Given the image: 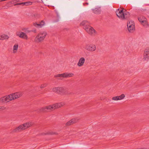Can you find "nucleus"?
I'll return each instance as SVG.
<instances>
[{
  "mask_svg": "<svg viewBox=\"0 0 149 149\" xmlns=\"http://www.w3.org/2000/svg\"><path fill=\"white\" fill-rule=\"evenodd\" d=\"M21 93H15L7 96H5L0 98V102H7L10 101L17 98L22 96Z\"/></svg>",
  "mask_w": 149,
  "mask_h": 149,
  "instance_id": "obj_1",
  "label": "nucleus"
},
{
  "mask_svg": "<svg viewBox=\"0 0 149 149\" xmlns=\"http://www.w3.org/2000/svg\"><path fill=\"white\" fill-rule=\"evenodd\" d=\"M53 92L61 95H69L73 94L72 92H69L68 89L63 87H58L52 89Z\"/></svg>",
  "mask_w": 149,
  "mask_h": 149,
  "instance_id": "obj_2",
  "label": "nucleus"
},
{
  "mask_svg": "<svg viewBox=\"0 0 149 149\" xmlns=\"http://www.w3.org/2000/svg\"><path fill=\"white\" fill-rule=\"evenodd\" d=\"M62 103H56L55 104L46 106L40 108L39 111L40 112H46L52 111L56 108H58L63 105Z\"/></svg>",
  "mask_w": 149,
  "mask_h": 149,
  "instance_id": "obj_3",
  "label": "nucleus"
},
{
  "mask_svg": "<svg viewBox=\"0 0 149 149\" xmlns=\"http://www.w3.org/2000/svg\"><path fill=\"white\" fill-rule=\"evenodd\" d=\"M123 9L119 10L118 8L116 12L117 16L120 19L123 20L127 19L130 17V13L129 12L126 11L125 10L123 11Z\"/></svg>",
  "mask_w": 149,
  "mask_h": 149,
  "instance_id": "obj_4",
  "label": "nucleus"
},
{
  "mask_svg": "<svg viewBox=\"0 0 149 149\" xmlns=\"http://www.w3.org/2000/svg\"><path fill=\"white\" fill-rule=\"evenodd\" d=\"M46 35L47 33L45 32L40 33L35 38V41L38 42L42 41L45 38Z\"/></svg>",
  "mask_w": 149,
  "mask_h": 149,
  "instance_id": "obj_5",
  "label": "nucleus"
},
{
  "mask_svg": "<svg viewBox=\"0 0 149 149\" xmlns=\"http://www.w3.org/2000/svg\"><path fill=\"white\" fill-rule=\"evenodd\" d=\"M84 29L89 34L91 35H95L97 33L96 31L92 27L90 26H86Z\"/></svg>",
  "mask_w": 149,
  "mask_h": 149,
  "instance_id": "obj_6",
  "label": "nucleus"
},
{
  "mask_svg": "<svg viewBox=\"0 0 149 149\" xmlns=\"http://www.w3.org/2000/svg\"><path fill=\"white\" fill-rule=\"evenodd\" d=\"M74 76V74L71 73L65 72L62 74H58L54 75V77H63V78H68L72 77Z\"/></svg>",
  "mask_w": 149,
  "mask_h": 149,
  "instance_id": "obj_7",
  "label": "nucleus"
},
{
  "mask_svg": "<svg viewBox=\"0 0 149 149\" xmlns=\"http://www.w3.org/2000/svg\"><path fill=\"white\" fill-rule=\"evenodd\" d=\"M127 27L129 31L133 32L134 29V24L133 21H129L127 24Z\"/></svg>",
  "mask_w": 149,
  "mask_h": 149,
  "instance_id": "obj_8",
  "label": "nucleus"
},
{
  "mask_svg": "<svg viewBox=\"0 0 149 149\" xmlns=\"http://www.w3.org/2000/svg\"><path fill=\"white\" fill-rule=\"evenodd\" d=\"M85 49L89 51L93 52L96 50V47L94 45H86Z\"/></svg>",
  "mask_w": 149,
  "mask_h": 149,
  "instance_id": "obj_9",
  "label": "nucleus"
},
{
  "mask_svg": "<svg viewBox=\"0 0 149 149\" xmlns=\"http://www.w3.org/2000/svg\"><path fill=\"white\" fill-rule=\"evenodd\" d=\"M144 61H148L149 60V49H146L143 53Z\"/></svg>",
  "mask_w": 149,
  "mask_h": 149,
  "instance_id": "obj_10",
  "label": "nucleus"
},
{
  "mask_svg": "<svg viewBox=\"0 0 149 149\" xmlns=\"http://www.w3.org/2000/svg\"><path fill=\"white\" fill-rule=\"evenodd\" d=\"M78 120L77 118H73L68 122L65 124V126H68L76 123Z\"/></svg>",
  "mask_w": 149,
  "mask_h": 149,
  "instance_id": "obj_11",
  "label": "nucleus"
},
{
  "mask_svg": "<svg viewBox=\"0 0 149 149\" xmlns=\"http://www.w3.org/2000/svg\"><path fill=\"white\" fill-rule=\"evenodd\" d=\"M24 128L23 127L22 125H19L18 127H17L12 130V132L13 133L18 132L24 130Z\"/></svg>",
  "mask_w": 149,
  "mask_h": 149,
  "instance_id": "obj_12",
  "label": "nucleus"
},
{
  "mask_svg": "<svg viewBox=\"0 0 149 149\" xmlns=\"http://www.w3.org/2000/svg\"><path fill=\"white\" fill-rule=\"evenodd\" d=\"M85 59L84 57L81 58L77 63V65L79 67L82 66L85 62Z\"/></svg>",
  "mask_w": 149,
  "mask_h": 149,
  "instance_id": "obj_13",
  "label": "nucleus"
},
{
  "mask_svg": "<svg viewBox=\"0 0 149 149\" xmlns=\"http://www.w3.org/2000/svg\"><path fill=\"white\" fill-rule=\"evenodd\" d=\"M101 7L96 8L94 9H92L93 13L96 14H99L101 13V10L100 9Z\"/></svg>",
  "mask_w": 149,
  "mask_h": 149,
  "instance_id": "obj_14",
  "label": "nucleus"
},
{
  "mask_svg": "<svg viewBox=\"0 0 149 149\" xmlns=\"http://www.w3.org/2000/svg\"><path fill=\"white\" fill-rule=\"evenodd\" d=\"M17 35L20 38L24 39H27L28 37L27 35L23 32H21L19 34H17Z\"/></svg>",
  "mask_w": 149,
  "mask_h": 149,
  "instance_id": "obj_15",
  "label": "nucleus"
},
{
  "mask_svg": "<svg viewBox=\"0 0 149 149\" xmlns=\"http://www.w3.org/2000/svg\"><path fill=\"white\" fill-rule=\"evenodd\" d=\"M32 125V124L31 123H29L28 122L24 123L22 125L23 127L24 128V130L31 126Z\"/></svg>",
  "mask_w": 149,
  "mask_h": 149,
  "instance_id": "obj_16",
  "label": "nucleus"
},
{
  "mask_svg": "<svg viewBox=\"0 0 149 149\" xmlns=\"http://www.w3.org/2000/svg\"><path fill=\"white\" fill-rule=\"evenodd\" d=\"M89 22L86 21H84L80 23V25L81 26H84V27H85L86 26H89Z\"/></svg>",
  "mask_w": 149,
  "mask_h": 149,
  "instance_id": "obj_17",
  "label": "nucleus"
},
{
  "mask_svg": "<svg viewBox=\"0 0 149 149\" xmlns=\"http://www.w3.org/2000/svg\"><path fill=\"white\" fill-rule=\"evenodd\" d=\"M9 38L8 35L5 34H3L0 36V40H3L4 39H8Z\"/></svg>",
  "mask_w": 149,
  "mask_h": 149,
  "instance_id": "obj_18",
  "label": "nucleus"
},
{
  "mask_svg": "<svg viewBox=\"0 0 149 149\" xmlns=\"http://www.w3.org/2000/svg\"><path fill=\"white\" fill-rule=\"evenodd\" d=\"M57 134V133L55 132H48L46 133H42L41 135H52L54 134Z\"/></svg>",
  "mask_w": 149,
  "mask_h": 149,
  "instance_id": "obj_19",
  "label": "nucleus"
},
{
  "mask_svg": "<svg viewBox=\"0 0 149 149\" xmlns=\"http://www.w3.org/2000/svg\"><path fill=\"white\" fill-rule=\"evenodd\" d=\"M33 25L37 28H41L42 27V25L36 22L33 23Z\"/></svg>",
  "mask_w": 149,
  "mask_h": 149,
  "instance_id": "obj_20",
  "label": "nucleus"
},
{
  "mask_svg": "<svg viewBox=\"0 0 149 149\" xmlns=\"http://www.w3.org/2000/svg\"><path fill=\"white\" fill-rule=\"evenodd\" d=\"M143 26H146L147 25V23L146 20V19H143L141 21V23Z\"/></svg>",
  "mask_w": 149,
  "mask_h": 149,
  "instance_id": "obj_21",
  "label": "nucleus"
},
{
  "mask_svg": "<svg viewBox=\"0 0 149 149\" xmlns=\"http://www.w3.org/2000/svg\"><path fill=\"white\" fill-rule=\"evenodd\" d=\"M32 2L31 1L24 2V5L25 6L30 5L32 4Z\"/></svg>",
  "mask_w": 149,
  "mask_h": 149,
  "instance_id": "obj_22",
  "label": "nucleus"
},
{
  "mask_svg": "<svg viewBox=\"0 0 149 149\" xmlns=\"http://www.w3.org/2000/svg\"><path fill=\"white\" fill-rule=\"evenodd\" d=\"M138 20L141 23V21H142V20L145 19L146 18L144 17L143 16H141L139 17H138Z\"/></svg>",
  "mask_w": 149,
  "mask_h": 149,
  "instance_id": "obj_23",
  "label": "nucleus"
},
{
  "mask_svg": "<svg viewBox=\"0 0 149 149\" xmlns=\"http://www.w3.org/2000/svg\"><path fill=\"white\" fill-rule=\"evenodd\" d=\"M18 44H15L14 45L13 48V50H17L18 49Z\"/></svg>",
  "mask_w": 149,
  "mask_h": 149,
  "instance_id": "obj_24",
  "label": "nucleus"
},
{
  "mask_svg": "<svg viewBox=\"0 0 149 149\" xmlns=\"http://www.w3.org/2000/svg\"><path fill=\"white\" fill-rule=\"evenodd\" d=\"M112 100H119V97L116 96L112 98Z\"/></svg>",
  "mask_w": 149,
  "mask_h": 149,
  "instance_id": "obj_25",
  "label": "nucleus"
},
{
  "mask_svg": "<svg viewBox=\"0 0 149 149\" xmlns=\"http://www.w3.org/2000/svg\"><path fill=\"white\" fill-rule=\"evenodd\" d=\"M125 95L124 94H122L120 96H118V97H119V100L123 99L125 97Z\"/></svg>",
  "mask_w": 149,
  "mask_h": 149,
  "instance_id": "obj_26",
  "label": "nucleus"
},
{
  "mask_svg": "<svg viewBox=\"0 0 149 149\" xmlns=\"http://www.w3.org/2000/svg\"><path fill=\"white\" fill-rule=\"evenodd\" d=\"M47 86V84H43L41 85L40 86V88H43L45 87H46Z\"/></svg>",
  "mask_w": 149,
  "mask_h": 149,
  "instance_id": "obj_27",
  "label": "nucleus"
},
{
  "mask_svg": "<svg viewBox=\"0 0 149 149\" xmlns=\"http://www.w3.org/2000/svg\"><path fill=\"white\" fill-rule=\"evenodd\" d=\"M24 2H21V3H17L16 4H15L14 5L15 6H16V5H24Z\"/></svg>",
  "mask_w": 149,
  "mask_h": 149,
  "instance_id": "obj_28",
  "label": "nucleus"
},
{
  "mask_svg": "<svg viewBox=\"0 0 149 149\" xmlns=\"http://www.w3.org/2000/svg\"><path fill=\"white\" fill-rule=\"evenodd\" d=\"M6 109V108L3 106H0V111L1 110H4Z\"/></svg>",
  "mask_w": 149,
  "mask_h": 149,
  "instance_id": "obj_29",
  "label": "nucleus"
},
{
  "mask_svg": "<svg viewBox=\"0 0 149 149\" xmlns=\"http://www.w3.org/2000/svg\"><path fill=\"white\" fill-rule=\"evenodd\" d=\"M40 24L42 25V26L45 25V23L44 21L43 20H42L40 22V23H39Z\"/></svg>",
  "mask_w": 149,
  "mask_h": 149,
  "instance_id": "obj_30",
  "label": "nucleus"
},
{
  "mask_svg": "<svg viewBox=\"0 0 149 149\" xmlns=\"http://www.w3.org/2000/svg\"><path fill=\"white\" fill-rule=\"evenodd\" d=\"M33 32H34L35 33H36V30H34L33 31Z\"/></svg>",
  "mask_w": 149,
  "mask_h": 149,
  "instance_id": "obj_31",
  "label": "nucleus"
},
{
  "mask_svg": "<svg viewBox=\"0 0 149 149\" xmlns=\"http://www.w3.org/2000/svg\"><path fill=\"white\" fill-rule=\"evenodd\" d=\"M6 1V0H1L0 1Z\"/></svg>",
  "mask_w": 149,
  "mask_h": 149,
  "instance_id": "obj_32",
  "label": "nucleus"
},
{
  "mask_svg": "<svg viewBox=\"0 0 149 149\" xmlns=\"http://www.w3.org/2000/svg\"><path fill=\"white\" fill-rule=\"evenodd\" d=\"M85 4H86V5H88V3H85Z\"/></svg>",
  "mask_w": 149,
  "mask_h": 149,
  "instance_id": "obj_33",
  "label": "nucleus"
},
{
  "mask_svg": "<svg viewBox=\"0 0 149 149\" xmlns=\"http://www.w3.org/2000/svg\"><path fill=\"white\" fill-rule=\"evenodd\" d=\"M146 149L145 148H139V149Z\"/></svg>",
  "mask_w": 149,
  "mask_h": 149,
  "instance_id": "obj_34",
  "label": "nucleus"
}]
</instances>
